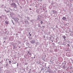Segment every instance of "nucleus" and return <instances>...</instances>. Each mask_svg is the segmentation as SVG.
Returning a JSON list of instances; mask_svg holds the SVG:
<instances>
[{"label": "nucleus", "mask_w": 73, "mask_h": 73, "mask_svg": "<svg viewBox=\"0 0 73 73\" xmlns=\"http://www.w3.org/2000/svg\"><path fill=\"white\" fill-rule=\"evenodd\" d=\"M10 5L11 6H13V8H16L17 7V5H16V4L15 3H11Z\"/></svg>", "instance_id": "f257e3e1"}, {"label": "nucleus", "mask_w": 73, "mask_h": 73, "mask_svg": "<svg viewBox=\"0 0 73 73\" xmlns=\"http://www.w3.org/2000/svg\"><path fill=\"white\" fill-rule=\"evenodd\" d=\"M25 27H27L29 25V24H30V23L29 22H28V21H25Z\"/></svg>", "instance_id": "f03ea898"}, {"label": "nucleus", "mask_w": 73, "mask_h": 73, "mask_svg": "<svg viewBox=\"0 0 73 73\" xmlns=\"http://www.w3.org/2000/svg\"><path fill=\"white\" fill-rule=\"evenodd\" d=\"M57 12L56 11L52 10L51 11V15H53V14H56V13H57Z\"/></svg>", "instance_id": "7ed1b4c3"}, {"label": "nucleus", "mask_w": 73, "mask_h": 73, "mask_svg": "<svg viewBox=\"0 0 73 73\" xmlns=\"http://www.w3.org/2000/svg\"><path fill=\"white\" fill-rule=\"evenodd\" d=\"M71 55V53L70 52H68L66 54V56L67 57H70Z\"/></svg>", "instance_id": "20e7f679"}, {"label": "nucleus", "mask_w": 73, "mask_h": 73, "mask_svg": "<svg viewBox=\"0 0 73 73\" xmlns=\"http://www.w3.org/2000/svg\"><path fill=\"white\" fill-rule=\"evenodd\" d=\"M46 55H44L43 56L42 58V60L44 61H45V58L46 57Z\"/></svg>", "instance_id": "39448f33"}, {"label": "nucleus", "mask_w": 73, "mask_h": 73, "mask_svg": "<svg viewBox=\"0 0 73 73\" xmlns=\"http://www.w3.org/2000/svg\"><path fill=\"white\" fill-rule=\"evenodd\" d=\"M41 16L40 15H38V20H41Z\"/></svg>", "instance_id": "423d86ee"}, {"label": "nucleus", "mask_w": 73, "mask_h": 73, "mask_svg": "<svg viewBox=\"0 0 73 73\" xmlns=\"http://www.w3.org/2000/svg\"><path fill=\"white\" fill-rule=\"evenodd\" d=\"M14 21H15L16 22H17L18 21H19V18H18L17 17H16L15 18H14Z\"/></svg>", "instance_id": "0eeeda50"}, {"label": "nucleus", "mask_w": 73, "mask_h": 73, "mask_svg": "<svg viewBox=\"0 0 73 73\" xmlns=\"http://www.w3.org/2000/svg\"><path fill=\"white\" fill-rule=\"evenodd\" d=\"M35 41H36L35 40H31V44H34L35 42Z\"/></svg>", "instance_id": "6e6552de"}, {"label": "nucleus", "mask_w": 73, "mask_h": 73, "mask_svg": "<svg viewBox=\"0 0 73 73\" xmlns=\"http://www.w3.org/2000/svg\"><path fill=\"white\" fill-rule=\"evenodd\" d=\"M62 37L63 38H64V41H65V38H66V37L65 36V35H62Z\"/></svg>", "instance_id": "1a4fd4ad"}, {"label": "nucleus", "mask_w": 73, "mask_h": 73, "mask_svg": "<svg viewBox=\"0 0 73 73\" xmlns=\"http://www.w3.org/2000/svg\"><path fill=\"white\" fill-rule=\"evenodd\" d=\"M62 20H66V17H63L62 18Z\"/></svg>", "instance_id": "9d476101"}, {"label": "nucleus", "mask_w": 73, "mask_h": 73, "mask_svg": "<svg viewBox=\"0 0 73 73\" xmlns=\"http://www.w3.org/2000/svg\"><path fill=\"white\" fill-rule=\"evenodd\" d=\"M25 58L27 59H29V56L28 55H27Z\"/></svg>", "instance_id": "9b49d317"}, {"label": "nucleus", "mask_w": 73, "mask_h": 73, "mask_svg": "<svg viewBox=\"0 0 73 73\" xmlns=\"http://www.w3.org/2000/svg\"><path fill=\"white\" fill-rule=\"evenodd\" d=\"M36 12L37 13H40L39 9H37L36 10Z\"/></svg>", "instance_id": "f8f14e48"}, {"label": "nucleus", "mask_w": 73, "mask_h": 73, "mask_svg": "<svg viewBox=\"0 0 73 73\" xmlns=\"http://www.w3.org/2000/svg\"><path fill=\"white\" fill-rule=\"evenodd\" d=\"M5 23L6 24H7V25H8V24H9V22L7 21H5Z\"/></svg>", "instance_id": "ddd939ff"}, {"label": "nucleus", "mask_w": 73, "mask_h": 73, "mask_svg": "<svg viewBox=\"0 0 73 73\" xmlns=\"http://www.w3.org/2000/svg\"><path fill=\"white\" fill-rule=\"evenodd\" d=\"M40 11H41V12H43V8H40Z\"/></svg>", "instance_id": "4468645a"}, {"label": "nucleus", "mask_w": 73, "mask_h": 73, "mask_svg": "<svg viewBox=\"0 0 73 73\" xmlns=\"http://www.w3.org/2000/svg\"><path fill=\"white\" fill-rule=\"evenodd\" d=\"M13 49H16V45H13Z\"/></svg>", "instance_id": "2eb2a0df"}, {"label": "nucleus", "mask_w": 73, "mask_h": 73, "mask_svg": "<svg viewBox=\"0 0 73 73\" xmlns=\"http://www.w3.org/2000/svg\"><path fill=\"white\" fill-rule=\"evenodd\" d=\"M4 68V67H3V66L1 67L0 66V71H1V70H2V69H3V68Z\"/></svg>", "instance_id": "dca6fc26"}, {"label": "nucleus", "mask_w": 73, "mask_h": 73, "mask_svg": "<svg viewBox=\"0 0 73 73\" xmlns=\"http://www.w3.org/2000/svg\"><path fill=\"white\" fill-rule=\"evenodd\" d=\"M3 38L5 39V40H6V39H7L8 38V36H6L4 38Z\"/></svg>", "instance_id": "f3484780"}, {"label": "nucleus", "mask_w": 73, "mask_h": 73, "mask_svg": "<svg viewBox=\"0 0 73 73\" xmlns=\"http://www.w3.org/2000/svg\"><path fill=\"white\" fill-rule=\"evenodd\" d=\"M66 68V67H65V65H64L63 67V69H65Z\"/></svg>", "instance_id": "a211bd4d"}, {"label": "nucleus", "mask_w": 73, "mask_h": 73, "mask_svg": "<svg viewBox=\"0 0 73 73\" xmlns=\"http://www.w3.org/2000/svg\"><path fill=\"white\" fill-rule=\"evenodd\" d=\"M16 63H17V62H13L12 64H16Z\"/></svg>", "instance_id": "6ab92c4d"}, {"label": "nucleus", "mask_w": 73, "mask_h": 73, "mask_svg": "<svg viewBox=\"0 0 73 73\" xmlns=\"http://www.w3.org/2000/svg\"><path fill=\"white\" fill-rule=\"evenodd\" d=\"M14 2H15V3H17L18 2V0H15Z\"/></svg>", "instance_id": "aec40b11"}, {"label": "nucleus", "mask_w": 73, "mask_h": 73, "mask_svg": "<svg viewBox=\"0 0 73 73\" xmlns=\"http://www.w3.org/2000/svg\"><path fill=\"white\" fill-rule=\"evenodd\" d=\"M40 23L41 24H43V21H40Z\"/></svg>", "instance_id": "412c9836"}, {"label": "nucleus", "mask_w": 73, "mask_h": 73, "mask_svg": "<svg viewBox=\"0 0 73 73\" xmlns=\"http://www.w3.org/2000/svg\"><path fill=\"white\" fill-rule=\"evenodd\" d=\"M36 45H38L39 44V42H36Z\"/></svg>", "instance_id": "4be33fe9"}, {"label": "nucleus", "mask_w": 73, "mask_h": 73, "mask_svg": "<svg viewBox=\"0 0 73 73\" xmlns=\"http://www.w3.org/2000/svg\"><path fill=\"white\" fill-rule=\"evenodd\" d=\"M54 3H51V5H54Z\"/></svg>", "instance_id": "5701e85b"}, {"label": "nucleus", "mask_w": 73, "mask_h": 73, "mask_svg": "<svg viewBox=\"0 0 73 73\" xmlns=\"http://www.w3.org/2000/svg\"><path fill=\"white\" fill-rule=\"evenodd\" d=\"M41 62H39V64H40V65H42L41 64Z\"/></svg>", "instance_id": "b1692460"}, {"label": "nucleus", "mask_w": 73, "mask_h": 73, "mask_svg": "<svg viewBox=\"0 0 73 73\" xmlns=\"http://www.w3.org/2000/svg\"><path fill=\"white\" fill-rule=\"evenodd\" d=\"M20 1H21L22 3H23V1H25V0H20Z\"/></svg>", "instance_id": "393cba45"}, {"label": "nucleus", "mask_w": 73, "mask_h": 73, "mask_svg": "<svg viewBox=\"0 0 73 73\" xmlns=\"http://www.w3.org/2000/svg\"><path fill=\"white\" fill-rule=\"evenodd\" d=\"M11 21L13 24V25H14V24H15V23H14V22H13V20H12V19H11Z\"/></svg>", "instance_id": "a878e982"}, {"label": "nucleus", "mask_w": 73, "mask_h": 73, "mask_svg": "<svg viewBox=\"0 0 73 73\" xmlns=\"http://www.w3.org/2000/svg\"><path fill=\"white\" fill-rule=\"evenodd\" d=\"M9 9L11 11H12L13 10L12 9H11V8H9ZM13 11H14V10H13Z\"/></svg>", "instance_id": "bb28decb"}, {"label": "nucleus", "mask_w": 73, "mask_h": 73, "mask_svg": "<svg viewBox=\"0 0 73 73\" xmlns=\"http://www.w3.org/2000/svg\"><path fill=\"white\" fill-rule=\"evenodd\" d=\"M27 20H30V18H29V17H27Z\"/></svg>", "instance_id": "cd10ccee"}, {"label": "nucleus", "mask_w": 73, "mask_h": 73, "mask_svg": "<svg viewBox=\"0 0 73 73\" xmlns=\"http://www.w3.org/2000/svg\"><path fill=\"white\" fill-rule=\"evenodd\" d=\"M70 36H73V34H72V33H71L70 34Z\"/></svg>", "instance_id": "c85d7f7f"}, {"label": "nucleus", "mask_w": 73, "mask_h": 73, "mask_svg": "<svg viewBox=\"0 0 73 73\" xmlns=\"http://www.w3.org/2000/svg\"><path fill=\"white\" fill-rule=\"evenodd\" d=\"M43 11H45V8H43Z\"/></svg>", "instance_id": "c756f323"}, {"label": "nucleus", "mask_w": 73, "mask_h": 73, "mask_svg": "<svg viewBox=\"0 0 73 73\" xmlns=\"http://www.w3.org/2000/svg\"><path fill=\"white\" fill-rule=\"evenodd\" d=\"M51 38L50 37L48 38V40H51Z\"/></svg>", "instance_id": "7c9ffc66"}, {"label": "nucleus", "mask_w": 73, "mask_h": 73, "mask_svg": "<svg viewBox=\"0 0 73 73\" xmlns=\"http://www.w3.org/2000/svg\"><path fill=\"white\" fill-rule=\"evenodd\" d=\"M27 48H28V47H26L25 48H24L25 49V50H27Z\"/></svg>", "instance_id": "2f4dec72"}, {"label": "nucleus", "mask_w": 73, "mask_h": 73, "mask_svg": "<svg viewBox=\"0 0 73 73\" xmlns=\"http://www.w3.org/2000/svg\"><path fill=\"white\" fill-rule=\"evenodd\" d=\"M44 66L46 68V63H44Z\"/></svg>", "instance_id": "473e14b6"}, {"label": "nucleus", "mask_w": 73, "mask_h": 73, "mask_svg": "<svg viewBox=\"0 0 73 73\" xmlns=\"http://www.w3.org/2000/svg\"><path fill=\"white\" fill-rule=\"evenodd\" d=\"M17 4H18V5H19V3L18 2H17Z\"/></svg>", "instance_id": "72a5a7b5"}, {"label": "nucleus", "mask_w": 73, "mask_h": 73, "mask_svg": "<svg viewBox=\"0 0 73 73\" xmlns=\"http://www.w3.org/2000/svg\"><path fill=\"white\" fill-rule=\"evenodd\" d=\"M9 64H11V61H9Z\"/></svg>", "instance_id": "f704fd0d"}, {"label": "nucleus", "mask_w": 73, "mask_h": 73, "mask_svg": "<svg viewBox=\"0 0 73 73\" xmlns=\"http://www.w3.org/2000/svg\"><path fill=\"white\" fill-rule=\"evenodd\" d=\"M0 19L1 20H2V16H1L0 17Z\"/></svg>", "instance_id": "c9c22d12"}, {"label": "nucleus", "mask_w": 73, "mask_h": 73, "mask_svg": "<svg viewBox=\"0 0 73 73\" xmlns=\"http://www.w3.org/2000/svg\"><path fill=\"white\" fill-rule=\"evenodd\" d=\"M6 66H8V64H5Z\"/></svg>", "instance_id": "e433bc0d"}, {"label": "nucleus", "mask_w": 73, "mask_h": 73, "mask_svg": "<svg viewBox=\"0 0 73 73\" xmlns=\"http://www.w3.org/2000/svg\"><path fill=\"white\" fill-rule=\"evenodd\" d=\"M31 22V23H33V20H31L30 21Z\"/></svg>", "instance_id": "4c0bfd02"}, {"label": "nucleus", "mask_w": 73, "mask_h": 73, "mask_svg": "<svg viewBox=\"0 0 73 73\" xmlns=\"http://www.w3.org/2000/svg\"><path fill=\"white\" fill-rule=\"evenodd\" d=\"M65 32L66 33H68V30H67L65 31Z\"/></svg>", "instance_id": "58836bf2"}, {"label": "nucleus", "mask_w": 73, "mask_h": 73, "mask_svg": "<svg viewBox=\"0 0 73 73\" xmlns=\"http://www.w3.org/2000/svg\"><path fill=\"white\" fill-rule=\"evenodd\" d=\"M67 45L68 46H69V47L70 46V45H69V44H68Z\"/></svg>", "instance_id": "ea45409f"}, {"label": "nucleus", "mask_w": 73, "mask_h": 73, "mask_svg": "<svg viewBox=\"0 0 73 73\" xmlns=\"http://www.w3.org/2000/svg\"><path fill=\"white\" fill-rule=\"evenodd\" d=\"M6 13H8V12H9V11H6Z\"/></svg>", "instance_id": "a19ab883"}, {"label": "nucleus", "mask_w": 73, "mask_h": 73, "mask_svg": "<svg viewBox=\"0 0 73 73\" xmlns=\"http://www.w3.org/2000/svg\"><path fill=\"white\" fill-rule=\"evenodd\" d=\"M44 70V69L43 68H42L41 69V70Z\"/></svg>", "instance_id": "79ce46f5"}, {"label": "nucleus", "mask_w": 73, "mask_h": 73, "mask_svg": "<svg viewBox=\"0 0 73 73\" xmlns=\"http://www.w3.org/2000/svg\"><path fill=\"white\" fill-rule=\"evenodd\" d=\"M2 63H3V60H2L1 61Z\"/></svg>", "instance_id": "37998d69"}, {"label": "nucleus", "mask_w": 73, "mask_h": 73, "mask_svg": "<svg viewBox=\"0 0 73 73\" xmlns=\"http://www.w3.org/2000/svg\"><path fill=\"white\" fill-rule=\"evenodd\" d=\"M31 71L29 70V72L28 73H31Z\"/></svg>", "instance_id": "c03bdc74"}, {"label": "nucleus", "mask_w": 73, "mask_h": 73, "mask_svg": "<svg viewBox=\"0 0 73 73\" xmlns=\"http://www.w3.org/2000/svg\"><path fill=\"white\" fill-rule=\"evenodd\" d=\"M25 65H28V63H25Z\"/></svg>", "instance_id": "a18cd8bd"}, {"label": "nucleus", "mask_w": 73, "mask_h": 73, "mask_svg": "<svg viewBox=\"0 0 73 73\" xmlns=\"http://www.w3.org/2000/svg\"><path fill=\"white\" fill-rule=\"evenodd\" d=\"M3 6H4V4L2 5H1V7H3Z\"/></svg>", "instance_id": "49530a36"}, {"label": "nucleus", "mask_w": 73, "mask_h": 73, "mask_svg": "<svg viewBox=\"0 0 73 73\" xmlns=\"http://www.w3.org/2000/svg\"><path fill=\"white\" fill-rule=\"evenodd\" d=\"M28 54H29V55H32V54H31L30 53H29Z\"/></svg>", "instance_id": "de8ad7c7"}, {"label": "nucleus", "mask_w": 73, "mask_h": 73, "mask_svg": "<svg viewBox=\"0 0 73 73\" xmlns=\"http://www.w3.org/2000/svg\"><path fill=\"white\" fill-rule=\"evenodd\" d=\"M29 9V10H30V11L32 10V9H31V8H30Z\"/></svg>", "instance_id": "09e8293b"}, {"label": "nucleus", "mask_w": 73, "mask_h": 73, "mask_svg": "<svg viewBox=\"0 0 73 73\" xmlns=\"http://www.w3.org/2000/svg\"><path fill=\"white\" fill-rule=\"evenodd\" d=\"M18 64H19V63H17V67H18Z\"/></svg>", "instance_id": "8fccbe9b"}, {"label": "nucleus", "mask_w": 73, "mask_h": 73, "mask_svg": "<svg viewBox=\"0 0 73 73\" xmlns=\"http://www.w3.org/2000/svg\"><path fill=\"white\" fill-rule=\"evenodd\" d=\"M42 28H45V26H43L42 27Z\"/></svg>", "instance_id": "3c124183"}, {"label": "nucleus", "mask_w": 73, "mask_h": 73, "mask_svg": "<svg viewBox=\"0 0 73 73\" xmlns=\"http://www.w3.org/2000/svg\"><path fill=\"white\" fill-rule=\"evenodd\" d=\"M39 62H38V61H37V64H39Z\"/></svg>", "instance_id": "603ef678"}, {"label": "nucleus", "mask_w": 73, "mask_h": 73, "mask_svg": "<svg viewBox=\"0 0 73 73\" xmlns=\"http://www.w3.org/2000/svg\"><path fill=\"white\" fill-rule=\"evenodd\" d=\"M19 44H21V42H19Z\"/></svg>", "instance_id": "864d4df0"}, {"label": "nucleus", "mask_w": 73, "mask_h": 73, "mask_svg": "<svg viewBox=\"0 0 73 73\" xmlns=\"http://www.w3.org/2000/svg\"><path fill=\"white\" fill-rule=\"evenodd\" d=\"M29 52H30L28 51L27 54H28V53H29Z\"/></svg>", "instance_id": "5fc2aeb1"}, {"label": "nucleus", "mask_w": 73, "mask_h": 73, "mask_svg": "<svg viewBox=\"0 0 73 73\" xmlns=\"http://www.w3.org/2000/svg\"><path fill=\"white\" fill-rule=\"evenodd\" d=\"M42 64H45V63H42Z\"/></svg>", "instance_id": "6e6d98bb"}, {"label": "nucleus", "mask_w": 73, "mask_h": 73, "mask_svg": "<svg viewBox=\"0 0 73 73\" xmlns=\"http://www.w3.org/2000/svg\"><path fill=\"white\" fill-rule=\"evenodd\" d=\"M48 72H50V71H49V70H48Z\"/></svg>", "instance_id": "4d7b16f0"}, {"label": "nucleus", "mask_w": 73, "mask_h": 73, "mask_svg": "<svg viewBox=\"0 0 73 73\" xmlns=\"http://www.w3.org/2000/svg\"><path fill=\"white\" fill-rule=\"evenodd\" d=\"M31 70H32V69H30L29 70H30V71H31Z\"/></svg>", "instance_id": "13d9d810"}, {"label": "nucleus", "mask_w": 73, "mask_h": 73, "mask_svg": "<svg viewBox=\"0 0 73 73\" xmlns=\"http://www.w3.org/2000/svg\"><path fill=\"white\" fill-rule=\"evenodd\" d=\"M71 61H73V60L71 59Z\"/></svg>", "instance_id": "bf43d9fd"}, {"label": "nucleus", "mask_w": 73, "mask_h": 73, "mask_svg": "<svg viewBox=\"0 0 73 73\" xmlns=\"http://www.w3.org/2000/svg\"><path fill=\"white\" fill-rule=\"evenodd\" d=\"M4 11H5V12H6V11H7V10H5V9L4 10Z\"/></svg>", "instance_id": "052dcab7"}, {"label": "nucleus", "mask_w": 73, "mask_h": 73, "mask_svg": "<svg viewBox=\"0 0 73 73\" xmlns=\"http://www.w3.org/2000/svg\"><path fill=\"white\" fill-rule=\"evenodd\" d=\"M28 66H27V68H26V69H27V68H28Z\"/></svg>", "instance_id": "680f3d73"}, {"label": "nucleus", "mask_w": 73, "mask_h": 73, "mask_svg": "<svg viewBox=\"0 0 73 73\" xmlns=\"http://www.w3.org/2000/svg\"><path fill=\"white\" fill-rule=\"evenodd\" d=\"M52 29H53V31H54V29L53 28H52Z\"/></svg>", "instance_id": "e2e57ef3"}, {"label": "nucleus", "mask_w": 73, "mask_h": 73, "mask_svg": "<svg viewBox=\"0 0 73 73\" xmlns=\"http://www.w3.org/2000/svg\"><path fill=\"white\" fill-rule=\"evenodd\" d=\"M30 36H32V35L31 34H30Z\"/></svg>", "instance_id": "0e129e2a"}, {"label": "nucleus", "mask_w": 73, "mask_h": 73, "mask_svg": "<svg viewBox=\"0 0 73 73\" xmlns=\"http://www.w3.org/2000/svg\"><path fill=\"white\" fill-rule=\"evenodd\" d=\"M5 31H6L7 30V29H5Z\"/></svg>", "instance_id": "69168bd1"}, {"label": "nucleus", "mask_w": 73, "mask_h": 73, "mask_svg": "<svg viewBox=\"0 0 73 73\" xmlns=\"http://www.w3.org/2000/svg\"><path fill=\"white\" fill-rule=\"evenodd\" d=\"M48 68H49V70L50 69V68H49V67H48Z\"/></svg>", "instance_id": "338daca9"}, {"label": "nucleus", "mask_w": 73, "mask_h": 73, "mask_svg": "<svg viewBox=\"0 0 73 73\" xmlns=\"http://www.w3.org/2000/svg\"><path fill=\"white\" fill-rule=\"evenodd\" d=\"M0 64H2V63L1 62H0Z\"/></svg>", "instance_id": "774afa93"}]
</instances>
